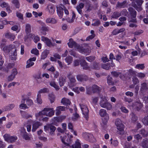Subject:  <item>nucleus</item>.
Returning <instances> with one entry per match:
<instances>
[{
  "mask_svg": "<svg viewBox=\"0 0 148 148\" xmlns=\"http://www.w3.org/2000/svg\"><path fill=\"white\" fill-rule=\"evenodd\" d=\"M132 5L138 11H140L142 10V8L141 5H137L134 2L132 3Z\"/></svg>",
  "mask_w": 148,
  "mask_h": 148,
  "instance_id": "41",
  "label": "nucleus"
},
{
  "mask_svg": "<svg viewBox=\"0 0 148 148\" xmlns=\"http://www.w3.org/2000/svg\"><path fill=\"white\" fill-rule=\"evenodd\" d=\"M49 90L47 88H44L41 89L38 92V94H40L41 93H47L49 92Z\"/></svg>",
  "mask_w": 148,
  "mask_h": 148,
  "instance_id": "51",
  "label": "nucleus"
},
{
  "mask_svg": "<svg viewBox=\"0 0 148 148\" xmlns=\"http://www.w3.org/2000/svg\"><path fill=\"white\" fill-rule=\"evenodd\" d=\"M130 115L132 116V121L134 122L136 121L138 119L137 117L133 113H132Z\"/></svg>",
  "mask_w": 148,
  "mask_h": 148,
  "instance_id": "64",
  "label": "nucleus"
},
{
  "mask_svg": "<svg viewBox=\"0 0 148 148\" xmlns=\"http://www.w3.org/2000/svg\"><path fill=\"white\" fill-rule=\"evenodd\" d=\"M50 85L54 88L56 90H58L60 89L59 86L56 84V82L53 80L50 82Z\"/></svg>",
  "mask_w": 148,
  "mask_h": 148,
  "instance_id": "29",
  "label": "nucleus"
},
{
  "mask_svg": "<svg viewBox=\"0 0 148 148\" xmlns=\"http://www.w3.org/2000/svg\"><path fill=\"white\" fill-rule=\"evenodd\" d=\"M66 62L67 63L68 65L70 64L72 62L73 58L71 56H68L65 59Z\"/></svg>",
  "mask_w": 148,
  "mask_h": 148,
  "instance_id": "43",
  "label": "nucleus"
},
{
  "mask_svg": "<svg viewBox=\"0 0 148 148\" xmlns=\"http://www.w3.org/2000/svg\"><path fill=\"white\" fill-rule=\"evenodd\" d=\"M128 3L126 1H123L122 2L120 3L118 2L116 5L117 8H123L127 7Z\"/></svg>",
  "mask_w": 148,
  "mask_h": 148,
  "instance_id": "20",
  "label": "nucleus"
},
{
  "mask_svg": "<svg viewBox=\"0 0 148 148\" xmlns=\"http://www.w3.org/2000/svg\"><path fill=\"white\" fill-rule=\"evenodd\" d=\"M37 103L39 104H41L42 103V100L41 98V95L38 94L36 98Z\"/></svg>",
  "mask_w": 148,
  "mask_h": 148,
  "instance_id": "48",
  "label": "nucleus"
},
{
  "mask_svg": "<svg viewBox=\"0 0 148 148\" xmlns=\"http://www.w3.org/2000/svg\"><path fill=\"white\" fill-rule=\"evenodd\" d=\"M99 114L101 116L104 117L102 119V122L104 124H106L109 119V115L106 110L102 109H100L99 111Z\"/></svg>",
  "mask_w": 148,
  "mask_h": 148,
  "instance_id": "5",
  "label": "nucleus"
},
{
  "mask_svg": "<svg viewBox=\"0 0 148 148\" xmlns=\"http://www.w3.org/2000/svg\"><path fill=\"white\" fill-rule=\"evenodd\" d=\"M65 108L64 106H59L57 107L56 109V115H59L61 113V111L65 110Z\"/></svg>",
  "mask_w": 148,
  "mask_h": 148,
  "instance_id": "26",
  "label": "nucleus"
},
{
  "mask_svg": "<svg viewBox=\"0 0 148 148\" xmlns=\"http://www.w3.org/2000/svg\"><path fill=\"white\" fill-rule=\"evenodd\" d=\"M6 40L5 39H3L0 43V47L4 53H7L9 52V49L12 45L5 46Z\"/></svg>",
  "mask_w": 148,
  "mask_h": 148,
  "instance_id": "6",
  "label": "nucleus"
},
{
  "mask_svg": "<svg viewBox=\"0 0 148 148\" xmlns=\"http://www.w3.org/2000/svg\"><path fill=\"white\" fill-rule=\"evenodd\" d=\"M32 53L35 54L36 56L39 55V51L36 48L33 49L31 51Z\"/></svg>",
  "mask_w": 148,
  "mask_h": 148,
  "instance_id": "53",
  "label": "nucleus"
},
{
  "mask_svg": "<svg viewBox=\"0 0 148 148\" xmlns=\"http://www.w3.org/2000/svg\"><path fill=\"white\" fill-rule=\"evenodd\" d=\"M44 115L43 110L35 114L36 118V120L41 121L42 118V116Z\"/></svg>",
  "mask_w": 148,
  "mask_h": 148,
  "instance_id": "21",
  "label": "nucleus"
},
{
  "mask_svg": "<svg viewBox=\"0 0 148 148\" xmlns=\"http://www.w3.org/2000/svg\"><path fill=\"white\" fill-rule=\"evenodd\" d=\"M102 67L104 69L108 70L110 68V63L109 62L107 64H103L102 65Z\"/></svg>",
  "mask_w": 148,
  "mask_h": 148,
  "instance_id": "47",
  "label": "nucleus"
},
{
  "mask_svg": "<svg viewBox=\"0 0 148 148\" xmlns=\"http://www.w3.org/2000/svg\"><path fill=\"white\" fill-rule=\"evenodd\" d=\"M49 31V27L47 26L41 27L40 29V31L41 34L44 35L47 34V32Z\"/></svg>",
  "mask_w": 148,
  "mask_h": 148,
  "instance_id": "22",
  "label": "nucleus"
},
{
  "mask_svg": "<svg viewBox=\"0 0 148 148\" xmlns=\"http://www.w3.org/2000/svg\"><path fill=\"white\" fill-rule=\"evenodd\" d=\"M16 16L20 20L22 21L23 20V14L21 13L17 12L16 13Z\"/></svg>",
  "mask_w": 148,
  "mask_h": 148,
  "instance_id": "61",
  "label": "nucleus"
},
{
  "mask_svg": "<svg viewBox=\"0 0 148 148\" xmlns=\"http://www.w3.org/2000/svg\"><path fill=\"white\" fill-rule=\"evenodd\" d=\"M12 2L16 8H19L20 4L18 0H12Z\"/></svg>",
  "mask_w": 148,
  "mask_h": 148,
  "instance_id": "46",
  "label": "nucleus"
},
{
  "mask_svg": "<svg viewBox=\"0 0 148 148\" xmlns=\"http://www.w3.org/2000/svg\"><path fill=\"white\" fill-rule=\"evenodd\" d=\"M47 10L49 14H53L55 11L54 5L52 4H49L47 7Z\"/></svg>",
  "mask_w": 148,
  "mask_h": 148,
  "instance_id": "17",
  "label": "nucleus"
},
{
  "mask_svg": "<svg viewBox=\"0 0 148 148\" xmlns=\"http://www.w3.org/2000/svg\"><path fill=\"white\" fill-rule=\"evenodd\" d=\"M145 68L144 64H138L136 65L135 66V68L139 70H143Z\"/></svg>",
  "mask_w": 148,
  "mask_h": 148,
  "instance_id": "44",
  "label": "nucleus"
},
{
  "mask_svg": "<svg viewBox=\"0 0 148 148\" xmlns=\"http://www.w3.org/2000/svg\"><path fill=\"white\" fill-rule=\"evenodd\" d=\"M108 102V101L106 97H101V99L100 102V105L101 106L104 108Z\"/></svg>",
  "mask_w": 148,
  "mask_h": 148,
  "instance_id": "18",
  "label": "nucleus"
},
{
  "mask_svg": "<svg viewBox=\"0 0 148 148\" xmlns=\"http://www.w3.org/2000/svg\"><path fill=\"white\" fill-rule=\"evenodd\" d=\"M45 131L47 132H49L50 134L52 135L53 134L56 130V127L50 124H47L44 127Z\"/></svg>",
  "mask_w": 148,
  "mask_h": 148,
  "instance_id": "8",
  "label": "nucleus"
},
{
  "mask_svg": "<svg viewBox=\"0 0 148 148\" xmlns=\"http://www.w3.org/2000/svg\"><path fill=\"white\" fill-rule=\"evenodd\" d=\"M5 36L6 38L9 39L11 41H13L14 40L15 38V35L11 33H7L5 34Z\"/></svg>",
  "mask_w": 148,
  "mask_h": 148,
  "instance_id": "34",
  "label": "nucleus"
},
{
  "mask_svg": "<svg viewBox=\"0 0 148 148\" xmlns=\"http://www.w3.org/2000/svg\"><path fill=\"white\" fill-rule=\"evenodd\" d=\"M111 74L113 76L116 77H117L119 75V77L121 78L122 79H124L121 76V73L119 72L116 71H113L111 72Z\"/></svg>",
  "mask_w": 148,
  "mask_h": 148,
  "instance_id": "40",
  "label": "nucleus"
},
{
  "mask_svg": "<svg viewBox=\"0 0 148 148\" xmlns=\"http://www.w3.org/2000/svg\"><path fill=\"white\" fill-rule=\"evenodd\" d=\"M34 64V62H32L30 60H28L27 62V65L26 68H29L33 66Z\"/></svg>",
  "mask_w": 148,
  "mask_h": 148,
  "instance_id": "49",
  "label": "nucleus"
},
{
  "mask_svg": "<svg viewBox=\"0 0 148 148\" xmlns=\"http://www.w3.org/2000/svg\"><path fill=\"white\" fill-rule=\"evenodd\" d=\"M141 87L140 88V91L143 92L146 90L148 88L147 84L146 83H143L141 84Z\"/></svg>",
  "mask_w": 148,
  "mask_h": 148,
  "instance_id": "30",
  "label": "nucleus"
},
{
  "mask_svg": "<svg viewBox=\"0 0 148 148\" xmlns=\"http://www.w3.org/2000/svg\"><path fill=\"white\" fill-rule=\"evenodd\" d=\"M33 120H29L27 121L26 124V127H27V131L28 132H30L31 131V124L32 123Z\"/></svg>",
  "mask_w": 148,
  "mask_h": 148,
  "instance_id": "31",
  "label": "nucleus"
},
{
  "mask_svg": "<svg viewBox=\"0 0 148 148\" xmlns=\"http://www.w3.org/2000/svg\"><path fill=\"white\" fill-rule=\"evenodd\" d=\"M84 6V4L82 3H80L76 7V9L78 12L80 14H82V9Z\"/></svg>",
  "mask_w": 148,
  "mask_h": 148,
  "instance_id": "27",
  "label": "nucleus"
},
{
  "mask_svg": "<svg viewBox=\"0 0 148 148\" xmlns=\"http://www.w3.org/2000/svg\"><path fill=\"white\" fill-rule=\"evenodd\" d=\"M52 124L55 125H57V123L61 122L60 118L59 117H54L52 119Z\"/></svg>",
  "mask_w": 148,
  "mask_h": 148,
  "instance_id": "37",
  "label": "nucleus"
},
{
  "mask_svg": "<svg viewBox=\"0 0 148 148\" xmlns=\"http://www.w3.org/2000/svg\"><path fill=\"white\" fill-rule=\"evenodd\" d=\"M77 78L78 81L80 82L86 81L88 79L87 76L85 75H78Z\"/></svg>",
  "mask_w": 148,
  "mask_h": 148,
  "instance_id": "23",
  "label": "nucleus"
},
{
  "mask_svg": "<svg viewBox=\"0 0 148 148\" xmlns=\"http://www.w3.org/2000/svg\"><path fill=\"white\" fill-rule=\"evenodd\" d=\"M93 21H95V22L94 23L92 24V25L94 26H98L100 24V21L98 19H93Z\"/></svg>",
  "mask_w": 148,
  "mask_h": 148,
  "instance_id": "57",
  "label": "nucleus"
},
{
  "mask_svg": "<svg viewBox=\"0 0 148 148\" xmlns=\"http://www.w3.org/2000/svg\"><path fill=\"white\" fill-rule=\"evenodd\" d=\"M112 139L111 138L110 140L111 144L113 145L114 146H116L118 145V142L116 140H114L112 141Z\"/></svg>",
  "mask_w": 148,
  "mask_h": 148,
  "instance_id": "58",
  "label": "nucleus"
},
{
  "mask_svg": "<svg viewBox=\"0 0 148 148\" xmlns=\"http://www.w3.org/2000/svg\"><path fill=\"white\" fill-rule=\"evenodd\" d=\"M142 122L144 124L148 125V114L142 119Z\"/></svg>",
  "mask_w": 148,
  "mask_h": 148,
  "instance_id": "50",
  "label": "nucleus"
},
{
  "mask_svg": "<svg viewBox=\"0 0 148 148\" xmlns=\"http://www.w3.org/2000/svg\"><path fill=\"white\" fill-rule=\"evenodd\" d=\"M57 14L60 18H62L63 14V8L60 6L57 7Z\"/></svg>",
  "mask_w": 148,
  "mask_h": 148,
  "instance_id": "24",
  "label": "nucleus"
},
{
  "mask_svg": "<svg viewBox=\"0 0 148 148\" xmlns=\"http://www.w3.org/2000/svg\"><path fill=\"white\" fill-rule=\"evenodd\" d=\"M25 101V99H22L21 101V104L19 106V108L21 109H25L28 108L27 105L24 104Z\"/></svg>",
  "mask_w": 148,
  "mask_h": 148,
  "instance_id": "32",
  "label": "nucleus"
},
{
  "mask_svg": "<svg viewBox=\"0 0 148 148\" xmlns=\"http://www.w3.org/2000/svg\"><path fill=\"white\" fill-rule=\"evenodd\" d=\"M115 123V125L117 127L122 124V123L120 119H118L116 120Z\"/></svg>",
  "mask_w": 148,
  "mask_h": 148,
  "instance_id": "62",
  "label": "nucleus"
},
{
  "mask_svg": "<svg viewBox=\"0 0 148 148\" xmlns=\"http://www.w3.org/2000/svg\"><path fill=\"white\" fill-rule=\"evenodd\" d=\"M121 16V14L120 13L116 12L113 13L112 16V17L114 18H117Z\"/></svg>",
  "mask_w": 148,
  "mask_h": 148,
  "instance_id": "54",
  "label": "nucleus"
},
{
  "mask_svg": "<svg viewBox=\"0 0 148 148\" xmlns=\"http://www.w3.org/2000/svg\"><path fill=\"white\" fill-rule=\"evenodd\" d=\"M49 53V51L46 50L44 51L42 53L41 58V59H45L47 56L48 54Z\"/></svg>",
  "mask_w": 148,
  "mask_h": 148,
  "instance_id": "36",
  "label": "nucleus"
},
{
  "mask_svg": "<svg viewBox=\"0 0 148 148\" xmlns=\"http://www.w3.org/2000/svg\"><path fill=\"white\" fill-rule=\"evenodd\" d=\"M3 137L5 141L11 143L15 142L17 139L16 136H10L9 134H7L3 136Z\"/></svg>",
  "mask_w": 148,
  "mask_h": 148,
  "instance_id": "9",
  "label": "nucleus"
},
{
  "mask_svg": "<svg viewBox=\"0 0 148 148\" xmlns=\"http://www.w3.org/2000/svg\"><path fill=\"white\" fill-rule=\"evenodd\" d=\"M128 106L130 109H134L138 111L140 110L143 107V104L139 101L134 102L132 104L130 103Z\"/></svg>",
  "mask_w": 148,
  "mask_h": 148,
  "instance_id": "4",
  "label": "nucleus"
},
{
  "mask_svg": "<svg viewBox=\"0 0 148 148\" xmlns=\"http://www.w3.org/2000/svg\"><path fill=\"white\" fill-rule=\"evenodd\" d=\"M20 134L22 136L27 133L24 127H21L20 130Z\"/></svg>",
  "mask_w": 148,
  "mask_h": 148,
  "instance_id": "63",
  "label": "nucleus"
},
{
  "mask_svg": "<svg viewBox=\"0 0 148 148\" xmlns=\"http://www.w3.org/2000/svg\"><path fill=\"white\" fill-rule=\"evenodd\" d=\"M107 82L109 85H112L114 84V82L112 80V78L110 76H108L107 78Z\"/></svg>",
  "mask_w": 148,
  "mask_h": 148,
  "instance_id": "55",
  "label": "nucleus"
},
{
  "mask_svg": "<svg viewBox=\"0 0 148 148\" xmlns=\"http://www.w3.org/2000/svg\"><path fill=\"white\" fill-rule=\"evenodd\" d=\"M129 11L130 12L132 19L130 22H133L130 23L129 25V27H136L137 25L135 23L136 22V20L135 18L136 17V11L132 8L130 7L128 9Z\"/></svg>",
  "mask_w": 148,
  "mask_h": 148,
  "instance_id": "2",
  "label": "nucleus"
},
{
  "mask_svg": "<svg viewBox=\"0 0 148 148\" xmlns=\"http://www.w3.org/2000/svg\"><path fill=\"white\" fill-rule=\"evenodd\" d=\"M31 31V26L29 24H27L25 25V31L27 34L30 32Z\"/></svg>",
  "mask_w": 148,
  "mask_h": 148,
  "instance_id": "45",
  "label": "nucleus"
},
{
  "mask_svg": "<svg viewBox=\"0 0 148 148\" xmlns=\"http://www.w3.org/2000/svg\"><path fill=\"white\" fill-rule=\"evenodd\" d=\"M32 123V131L33 132L36 131L39 127L42 125V123L40 122L33 120Z\"/></svg>",
  "mask_w": 148,
  "mask_h": 148,
  "instance_id": "14",
  "label": "nucleus"
},
{
  "mask_svg": "<svg viewBox=\"0 0 148 148\" xmlns=\"http://www.w3.org/2000/svg\"><path fill=\"white\" fill-rule=\"evenodd\" d=\"M45 22L47 23L55 24L57 23V20L54 18H47Z\"/></svg>",
  "mask_w": 148,
  "mask_h": 148,
  "instance_id": "28",
  "label": "nucleus"
},
{
  "mask_svg": "<svg viewBox=\"0 0 148 148\" xmlns=\"http://www.w3.org/2000/svg\"><path fill=\"white\" fill-rule=\"evenodd\" d=\"M61 102L63 105H66L70 104L71 103V101L68 99L63 98L62 99Z\"/></svg>",
  "mask_w": 148,
  "mask_h": 148,
  "instance_id": "38",
  "label": "nucleus"
},
{
  "mask_svg": "<svg viewBox=\"0 0 148 148\" xmlns=\"http://www.w3.org/2000/svg\"><path fill=\"white\" fill-rule=\"evenodd\" d=\"M140 133L144 137L147 136L148 135V132L142 129Z\"/></svg>",
  "mask_w": 148,
  "mask_h": 148,
  "instance_id": "59",
  "label": "nucleus"
},
{
  "mask_svg": "<svg viewBox=\"0 0 148 148\" xmlns=\"http://www.w3.org/2000/svg\"><path fill=\"white\" fill-rule=\"evenodd\" d=\"M28 38H34V41L35 43L37 42L40 40V38L38 36H35V35L32 34H29L28 36Z\"/></svg>",
  "mask_w": 148,
  "mask_h": 148,
  "instance_id": "19",
  "label": "nucleus"
},
{
  "mask_svg": "<svg viewBox=\"0 0 148 148\" xmlns=\"http://www.w3.org/2000/svg\"><path fill=\"white\" fill-rule=\"evenodd\" d=\"M65 82V79L63 77H60L59 79V84L60 86H63Z\"/></svg>",
  "mask_w": 148,
  "mask_h": 148,
  "instance_id": "42",
  "label": "nucleus"
},
{
  "mask_svg": "<svg viewBox=\"0 0 148 148\" xmlns=\"http://www.w3.org/2000/svg\"><path fill=\"white\" fill-rule=\"evenodd\" d=\"M44 115L51 117L53 116L55 113V110L53 108H45L42 110Z\"/></svg>",
  "mask_w": 148,
  "mask_h": 148,
  "instance_id": "7",
  "label": "nucleus"
},
{
  "mask_svg": "<svg viewBox=\"0 0 148 148\" xmlns=\"http://www.w3.org/2000/svg\"><path fill=\"white\" fill-rule=\"evenodd\" d=\"M81 65L84 69L90 70V68L88 66L87 63L85 61H82L80 63Z\"/></svg>",
  "mask_w": 148,
  "mask_h": 148,
  "instance_id": "33",
  "label": "nucleus"
},
{
  "mask_svg": "<svg viewBox=\"0 0 148 148\" xmlns=\"http://www.w3.org/2000/svg\"><path fill=\"white\" fill-rule=\"evenodd\" d=\"M67 45L69 47L73 48L74 47L78 51L82 54H85L87 55L90 52V51L89 49H84L82 46L77 44L73 41L72 38H71L69 39Z\"/></svg>",
  "mask_w": 148,
  "mask_h": 148,
  "instance_id": "1",
  "label": "nucleus"
},
{
  "mask_svg": "<svg viewBox=\"0 0 148 148\" xmlns=\"http://www.w3.org/2000/svg\"><path fill=\"white\" fill-rule=\"evenodd\" d=\"M117 129L118 130L119 134H123L124 129V125L122 123L120 125L116 127Z\"/></svg>",
  "mask_w": 148,
  "mask_h": 148,
  "instance_id": "25",
  "label": "nucleus"
},
{
  "mask_svg": "<svg viewBox=\"0 0 148 148\" xmlns=\"http://www.w3.org/2000/svg\"><path fill=\"white\" fill-rule=\"evenodd\" d=\"M79 114L75 112V113L73 114L72 117V119L73 120L75 121L79 119Z\"/></svg>",
  "mask_w": 148,
  "mask_h": 148,
  "instance_id": "52",
  "label": "nucleus"
},
{
  "mask_svg": "<svg viewBox=\"0 0 148 148\" xmlns=\"http://www.w3.org/2000/svg\"><path fill=\"white\" fill-rule=\"evenodd\" d=\"M101 88L96 85H94L92 88L89 86L86 87V93L87 94H89L91 91L94 92H99L100 91Z\"/></svg>",
  "mask_w": 148,
  "mask_h": 148,
  "instance_id": "10",
  "label": "nucleus"
},
{
  "mask_svg": "<svg viewBox=\"0 0 148 148\" xmlns=\"http://www.w3.org/2000/svg\"><path fill=\"white\" fill-rule=\"evenodd\" d=\"M141 145L143 148H148V139H144L141 144Z\"/></svg>",
  "mask_w": 148,
  "mask_h": 148,
  "instance_id": "35",
  "label": "nucleus"
},
{
  "mask_svg": "<svg viewBox=\"0 0 148 148\" xmlns=\"http://www.w3.org/2000/svg\"><path fill=\"white\" fill-rule=\"evenodd\" d=\"M68 77L69 79L70 82L69 83V85L71 88L75 85L76 80L74 77L71 74H69L68 75Z\"/></svg>",
  "mask_w": 148,
  "mask_h": 148,
  "instance_id": "12",
  "label": "nucleus"
},
{
  "mask_svg": "<svg viewBox=\"0 0 148 148\" xmlns=\"http://www.w3.org/2000/svg\"><path fill=\"white\" fill-rule=\"evenodd\" d=\"M9 50V52L5 53H9L10 58L12 60H16V59L17 49L15 46L14 45H12Z\"/></svg>",
  "mask_w": 148,
  "mask_h": 148,
  "instance_id": "3",
  "label": "nucleus"
},
{
  "mask_svg": "<svg viewBox=\"0 0 148 148\" xmlns=\"http://www.w3.org/2000/svg\"><path fill=\"white\" fill-rule=\"evenodd\" d=\"M82 1L86 4L85 7L86 9V11L89 12L92 9L93 6L87 0H82Z\"/></svg>",
  "mask_w": 148,
  "mask_h": 148,
  "instance_id": "15",
  "label": "nucleus"
},
{
  "mask_svg": "<svg viewBox=\"0 0 148 148\" xmlns=\"http://www.w3.org/2000/svg\"><path fill=\"white\" fill-rule=\"evenodd\" d=\"M41 40L45 43L49 47H52L54 45V44L51 42V40L47 37L42 36L41 37Z\"/></svg>",
  "mask_w": 148,
  "mask_h": 148,
  "instance_id": "13",
  "label": "nucleus"
},
{
  "mask_svg": "<svg viewBox=\"0 0 148 148\" xmlns=\"http://www.w3.org/2000/svg\"><path fill=\"white\" fill-rule=\"evenodd\" d=\"M132 81L134 85L139 83V81L138 78L136 77H133L132 78Z\"/></svg>",
  "mask_w": 148,
  "mask_h": 148,
  "instance_id": "60",
  "label": "nucleus"
},
{
  "mask_svg": "<svg viewBox=\"0 0 148 148\" xmlns=\"http://www.w3.org/2000/svg\"><path fill=\"white\" fill-rule=\"evenodd\" d=\"M80 106L84 116L86 119H87L88 118L89 110L87 106L86 105L83 104L80 105Z\"/></svg>",
  "mask_w": 148,
  "mask_h": 148,
  "instance_id": "11",
  "label": "nucleus"
},
{
  "mask_svg": "<svg viewBox=\"0 0 148 148\" xmlns=\"http://www.w3.org/2000/svg\"><path fill=\"white\" fill-rule=\"evenodd\" d=\"M0 6L2 8H5L7 11L8 13L12 12V10H10V6L8 3L5 2L0 3Z\"/></svg>",
  "mask_w": 148,
  "mask_h": 148,
  "instance_id": "16",
  "label": "nucleus"
},
{
  "mask_svg": "<svg viewBox=\"0 0 148 148\" xmlns=\"http://www.w3.org/2000/svg\"><path fill=\"white\" fill-rule=\"evenodd\" d=\"M104 108H106L108 110H110L112 109V106L111 104L108 102L107 103V104L106 105Z\"/></svg>",
  "mask_w": 148,
  "mask_h": 148,
  "instance_id": "56",
  "label": "nucleus"
},
{
  "mask_svg": "<svg viewBox=\"0 0 148 148\" xmlns=\"http://www.w3.org/2000/svg\"><path fill=\"white\" fill-rule=\"evenodd\" d=\"M15 106L14 104H11L5 106L4 108V110L5 111L9 110L12 109Z\"/></svg>",
  "mask_w": 148,
  "mask_h": 148,
  "instance_id": "39",
  "label": "nucleus"
}]
</instances>
